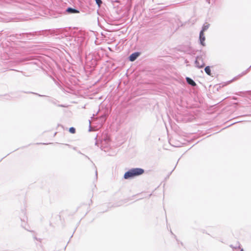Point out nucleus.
<instances>
[{
  "instance_id": "cd10ccee",
  "label": "nucleus",
  "mask_w": 251,
  "mask_h": 251,
  "mask_svg": "<svg viewBox=\"0 0 251 251\" xmlns=\"http://www.w3.org/2000/svg\"><path fill=\"white\" fill-rule=\"evenodd\" d=\"M176 167L174 168V169L170 173L168 176L172 174V173L173 172V171L174 170V169H175Z\"/></svg>"
},
{
  "instance_id": "f257e3e1",
  "label": "nucleus",
  "mask_w": 251,
  "mask_h": 251,
  "mask_svg": "<svg viewBox=\"0 0 251 251\" xmlns=\"http://www.w3.org/2000/svg\"><path fill=\"white\" fill-rule=\"evenodd\" d=\"M145 170L141 168H132L126 172L124 175L125 179H131L143 175Z\"/></svg>"
},
{
  "instance_id": "4468645a",
  "label": "nucleus",
  "mask_w": 251,
  "mask_h": 251,
  "mask_svg": "<svg viewBox=\"0 0 251 251\" xmlns=\"http://www.w3.org/2000/svg\"><path fill=\"white\" fill-rule=\"evenodd\" d=\"M22 33L21 34H15L12 35L11 36L15 37L16 39H25V36H20L19 35H21Z\"/></svg>"
},
{
  "instance_id": "39448f33",
  "label": "nucleus",
  "mask_w": 251,
  "mask_h": 251,
  "mask_svg": "<svg viewBox=\"0 0 251 251\" xmlns=\"http://www.w3.org/2000/svg\"><path fill=\"white\" fill-rule=\"evenodd\" d=\"M41 31H35L33 32H27V33H22V34L19 35L20 36H25V38L28 40L31 39L33 37L38 35L39 33H40Z\"/></svg>"
},
{
  "instance_id": "9d476101",
  "label": "nucleus",
  "mask_w": 251,
  "mask_h": 251,
  "mask_svg": "<svg viewBox=\"0 0 251 251\" xmlns=\"http://www.w3.org/2000/svg\"><path fill=\"white\" fill-rule=\"evenodd\" d=\"M209 26H210V24H208L207 23H205L202 26V28H201V29L200 31V32H202V33H204L205 31H206L208 29Z\"/></svg>"
},
{
  "instance_id": "c9c22d12",
  "label": "nucleus",
  "mask_w": 251,
  "mask_h": 251,
  "mask_svg": "<svg viewBox=\"0 0 251 251\" xmlns=\"http://www.w3.org/2000/svg\"><path fill=\"white\" fill-rule=\"evenodd\" d=\"M71 42H72L73 43H75V42L74 41H72Z\"/></svg>"
},
{
  "instance_id": "a878e982",
  "label": "nucleus",
  "mask_w": 251,
  "mask_h": 251,
  "mask_svg": "<svg viewBox=\"0 0 251 251\" xmlns=\"http://www.w3.org/2000/svg\"><path fill=\"white\" fill-rule=\"evenodd\" d=\"M95 174H96V178H97V177H98V172H97V170L95 172Z\"/></svg>"
},
{
  "instance_id": "72a5a7b5",
  "label": "nucleus",
  "mask_w": 251,
  "mask_h": 251,
  "mask_svg": "<svg viewBox=\"0 0 251 251\" xmlns=\"http://www.w3.org/2000/svg\"><path fill=\"white\" fill-rule=\"evenodd\" d=\"M73 149H74V150H76V147H74V148H73Z\"/></svg>"
},
{
  "instance_id": "7c9ffc66",
  "label": "nucleus",
  "mask_w": 251,
  "mask_h": 251,
  "mask_svg": "<svg viewBox=\"0 0 251 251\" xmlns=\"http://www.w3.org/2000/svg\"><path fill=\"white\" fill-rule=\"evenodd\" d=\"M202 232H203V233H207L205 232V230H202Z\"/></svg>"
},
{
  "instance_id": "2eb2a0df",
  "label": "nucleus",
  "mask_w": 251,
  "mask_h": 251,
  "mask_svg": "<svg viewBox=\"0 0 251 251\" xmlns=\"http://www.w3.org/2000/svg\"><path fill=\"white\" fill-rule=\"evenodd\" d=\"M23 92L25 93H26V94H33L37 95L38 96L41 97H46V96H45V95H40L39 94H38V93H34V92Z\"/></svg>"
},
{
  "instance_id": "1a4fd4ad",
  "label": "nucleus",
  "mask_w": 251,
  "mask_h": 251,
  "mask_svg": "<svg viewBox=\"0 0 251 251\" xmlns=\"http://www.w3.org/2000/svg\"><path fill=\"white\" fill-rule=\"evenodd\" d=\"M186 81L187 84L191 85V86L195 87L197 85L196 83L195 82V81L192 79L191 78L189 77H186Z\"/></svg>"
},
{
  "instance_id": "f704fd0d",
  "label": "nucleus",
  "mask_w": 251,
  "mask_h": 251,
  "mask_svg": "<svg viewBox=\"0 0 251 251\" xmlns=\"http://www.w3.org/2000/svg\"><path fill=\"white\" fill-rule=\"evenodd\" d=\"M52 103H53V104H55V102L54 101H53V102H52Z\"/></svg>"
},
{
  "instance_id": "c756f323",
  "label": "nucleus",
  "mask_w": 251,
  "mask_h": 251,
  "mask_svg": "<svg viewBox=\"0 0 251 251\" xmlns=\"http://www.w3.org/2000/svg\"><path fill=\"white\" fill-rule=\"evenodd\" d=\"M91 130V126H90V125H89V131H90Z\"/></svg>"
},
{
  "instance_id": "4c0bfd02",
  "label": "nucleus",
  "mask_w": 251,
  "mask_h": 251,
  "mask_svg": "<svg viewBox=\"0 0 251 251\" xmlns=\"http://www.w3.org/2000/svg\"><path fill=\"white\" fill-rule=\"evenodd\" d=\"M14 71H16V72H17L18 71L17 70H14Z\"/></svg>"
},
{
  "instance_id": "bb28decb",
  "label": "nucleus",
  "mask_w": 251,
  "mask_h": 251,
  "mask_svg": "<svg viewBox=\"0 0 251 251\" xmlns=\"http://www.w3.org/2000/svg\"><path fill=\"white\" fill-rule=\"evenodd\" d=\"M190 54H195V53L194 52V51H191V52L190 53Z\"/></svg>"
},
{
  "instance_id": "f8f14e48",
  "label": "nucleus",
  "mask_w": 251,
  "mask_h": 251,
  "mask_svg": "<svg viewBox=\"0 0 251 251\" xmlns=\"http://www.w3.org/2000/svg\"><path fill=\"white\" fill-rule=\"evenodd\" d=\"M21 220L22 221L21 226L24 228L25 229L29 231L28 229H27L25 227L26 223L25 222V220L27 219V217H25V218H22V217L20 218Z\"/></svg>"
},
{
  "instance_id": "0eeeda50",
  "label": "nucleus",
  "mask_w": 251,
  "mask_h": 251,
  "mask_svg": "<svg viewBox=\"0 0 251 251\" xmlns=\"http://www.w3.org/2000/svg\"><path fill=\"white\" fill-rule=\"evenodd\" d=\"M141 52L135 51L129 55L128 57V59L130 61H134L141 55Z\"/></svg>"
},
{
  "instance_id": "ddd939ff",
  "label": "nucleus",
  "mask_w": 251,
  "mask_h": 251,
  "mask_svg": "<svg viewBox=\"0 0 251 251\" xmlns=\"http://www.w3.org/2000/svg\"><path fill=\"white\" fill-rule=\"evenodd\" d=\"M204 71L207 75H211V70L209 66H207L205 67Z\"/></svg>"
},
{
  "instance_id": "aec40b11",
  "label": "nucleus",
  "mask_w": 251,
  "mask_h": 251,
  "mask_svg": "<svg viewBox=\"0 0 251 251\" xmlns=\"http://www.w3.org/2000/svg\"><path fill=\"white\" fill-rule=\"evenodd\" d=\"M28 58H23L22 59H21L20 60V62H25V61H26L27 60H28Z\"/></svg>"
},
{
  "instance_id": "f03ea898",
  "label": "nucleus",
  "mask_w": 251,
  "mask_h": 251,
  "mask_svg": "<svg viewBox=\"0 0 251 251\" xmlns=\"http://www.w3.org/2000/svg\"><path fill=\"white\" fill-rule=\"evenodd\" d=\"M74 41L75 43L73 44V46L74 47L77 48L79 51H81L83 50L84 46H85V40L82 36H74Z\"/></svg>"
},
{
  "instance_id": "b1692460",
  "label": "nucleus",
  "mask_w": 251,
  "mask_h": 251,
  "mask_svg": "<svg viewBox=\"0 0 251 251\" xmlns=\"http://www.w3.org/2000/svg\"><path fill=\"white\" fill-rule=\"evenodd\" d=\"M21 73H22V74L24 75H25V76H30V75H26V74H25V72H22H22H21Z\"/></svg>"
},
{
  "instance_id": "412c9836",
  "label": "nucleus",
  "mask_w": 251,
  "mask_h": 251,
  "mask_svg": "<svg viewBox=\"0 0 251 251\" xmlns=\"http://www.w3.org/2000/svg\"><path fill=\"white\" fill-rule=\"evenodd\" d=\"M33 238H34L35 240H37V241H39V242H41V241H42V239H41V238H37V237L36 236H34L33 237Z\"/></svg>"
},
{
  "instance_id": "20e7f679",
  "label": "nucleus",
  "mask_w": 251,
  "mask_h": 251,
  "mask_svg": "<svg viewBox=\"0 0 251 251\" xmlns=\"http://www.w3.org/2000/svg\"><path fill=\"white\" fill-rule=\"evenodd\" d=\"M195 64L196 67L198 69L202 68L205 66V63L203 62V58H202V55H198L196 57Z\"/></svg>"
},
{
  "instance_id": "423d86ee",
  "label": "nucleus",
  "mask_w": 251,
  "mask_h": 251,
  "mask_svg": "<svg viewBox=\"0 0 251 251\" xmlns=\"http://www.w3.org/2000/svg\"><path fill=\"white\" fill-rule=\"evenodd\" d=\"M79 13V10L76 8L68 7L65 10V13L68 14H77Z\"/></svg>"
},
{
  "instance_id": "5701e85b",
  "label": "nucleus",
  "mask_w": 251,
  "mask_h": 251,
  "mask_svg": "<svg viewBox=\"0 0 251 251\" xmlns=\"http://www.w3.org/2000/svg\"><path fill=\"white\" fill-rule=\"evenodd\" d=\"M78 153H80V154H82V155H84L86 158H87L88 159H89V160H90V158L88 156H87V155H85V154H83L82 153H81V151H78Z\"/></svg>"
},
{
  "instance_id": "6e6552de",
  "label": "nucleus",
  "mask_w": 251,
  "mask_h": 251,
  "mask_svg": "<svg viewBox=\"0 0 251 251\" xmlns=\"http://www.w3.org/2000/svg\"><path fill=\"white\" fill-rule=\"evenodd\" d=\"M205 37L204 33H202L200 32L199 33V44L203 46H205Z\"/></svg>"
},
{
  "instance_id": "2f4dec72",
  "label": "nucleus",
  "mask_w": 251,
  "mask_h": 251,
  "mask_svg": "<svg viewBox=\"0 0 251 251\" xmlns=\"http://www.w3.org/2000/svg\"><path fill=\"white\" fill-rule=\"evenodd\" d=\"M240 251H244L243 249H240Z\"/></svg>"
},
{
  "instance_id": "6ab92c4d",
  "label": "nucleus",
  "mask_w": 251,
  "mask_h": 251,
  "mask_svg": "<svg viewBox=\"0 0 251 251\" xmlns=\"http://www.w3.org/2000/svg\"><path fill=\"white\" fill-rule=\"evenodd\" d=\"M251 69V65L245 71H244L242 73L241 75H246Z\"/></svg>"
},
{
  "instance_id": "dca6fc26",
  "label": "nucleus",
  "mask_w": 251,
  "mask_h": 251,
  "mask_svg": "<svg viewBox=\"0 0 251 251\" xmlns=\"http://www.w3.org/2000/svg\"><path fill=\"white\" fill-rule=\"evenodd\" d=\"M69 131L72 134H75L76 132V129L74 127H71L69 129Z\"/></svg>"
},
{
  "instance_id": "a211bd4d",
  "label": "nucleus",
  "mask_w": 251,
  "mask_h": 251,
  "mask_svg": "<svg viewBox=\"0 0 251 251\" xmlns=\"http://www.w3.org/2000/svg\"><path fill=\"white\" fill-rule=\"evenodd\" d=\"M251 69V65L245 71H244L242 73L241 75H246Z\"/></svg>"
},
{
  "instance_id": "f3484780",
  "label": "nucleus",
  "mask_w": 251,
  "mask_h": 251,
  "mask_svg": "<svg viewBox=\"0 0 251 251\" xmlns=\"http://www.w3.org/2000/svg\"><path fill=\"white\" fill-rule=\"evenodd\" d=\"M96 3L98 5L99 7H100L102 3L101 0H95Z\"/></svg>"
},
{
  "instance_id": "473e14b6",
  "label": "nucleus",
  "mask_w": 251,
  "mask_h": 251,
  "mask_svg": "<svg viewBox=\"0 0 251 251\" xmlns=\"http://www.w3.org/2000/svg\"><path fill=\"white\" fill-rule=\"evenodd\" d=\"M180 244H181V245L182 246H183V243H182V242H180Z\"/></svg>"
},
{
  "instance_id": "c85d7f7f",
  "label": "nucleus",
  "mask_w": 251,
  "mask_h": 251,
  "mask_svg": "<svg viewBox=\"0 0 251 251\" xmlns=\"http://www.w3.org/2000/svg\"><path fill=\"white\" fill-rule=\"evenodd\" d=\"M58 106H60V107H64V105H62V104H59L58 105Z\"/></svg>"
},
{
  "instance_id": "7ed1b4c3",
  "label": "nucleus",
  "mask_w": 251,
  "mask_h": 251,
  "mask_svg": "<svg viewBox=\"0 0 251 251\" xmlns=\"http://www.w3.org/2000/svg\"><path fill=\"white\" fill-rule=\"evenodd\" d=\"M98 138V135H97L95 138V140H96L95 145L98 146H99V142H100V143H102V142H104L106 144H108L111 141L110 136L107 132H103L101 136L99 137V140L97 139Z\"/></svg>"
},
{
  "instance_id": "393cba45",
  "label": "nucleus",
  "mask_w": 251,
  "mask_h": 251,
  "mask_svg": "<svg viewBox=\"0 0 251 251\" xmlns=\"http://www.w3.org/2000/svg\"><path fill=\"white\" fill-rule=\"evenodd\" d=\"M21 212H22V213L24 215H25V210H24V209L22 210Z\"/></svg>"
},
{
  "instance_id": "9b49d317",
  "label": "nucleus",
  "mask_w": 251,
  "mask_h": 251,
  "mask_svg": "<svg viewBox=\"0 0 251 251\" xmlns=\"http://www.w3.org/2000/svg\"><path fill=\"white\" fill-rule=\"evenodd\" d=\"M74 36L69 35L66 37V40L68 42V43L66 44L67 45L68 44H69L70 45L72 46L73 45V44H72V41H74Z\"/></svg>"
},
{
  "instance_id": "4be33fe9",
  "label": "nucleus",
  "mask_w": 251,
  "mask_h": 251,
  "mask_svg": "<svg viewBox=\"0 0 251 251\" xmlns=\"http://www.w3.org/2000/svg\"><path fill=\"white\" fill-rule=\"evenodd\" d=\"M170 232H171V233L174 236V238L176 239V240L177 241V242L178 243L179 242V241L178 240V239H177L176 238V235H175L173 232L171 230H170Z\"/></svg>"
},
{
  "instance_id": "e433bc0d",
  "label": "nucleus",
  "mask_w": 251,
  "mask_h": 251,
  "mask_svg": "<svg viewBox=\"0 0 251 251\" xmlns=\"http://www.w3.org/2000/svg\"><path fill=\"white\" fill-rule=\"evenodd\" d=\"M56 132H55V133H54V136L56 135Z\"/></svg>"
}]
</instances>
